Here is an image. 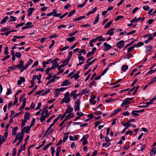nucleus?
<instances>
[{
    "mask_svg": "<svg viewBox=\"0 0 156 156\" xmlns=\"http://www.w3.org/2000/svg\"><path fill=\"white\" fill-rule=\"evenodd\" d=\"M70 94L69 92H67L65 94L64 98L62 99L61 104H62L65 102V103L69 102L70 101V98L69 97Z\"/></svg>",
    "mask_w": 156,
    "mask_h": 156,
    "instance_id": "f257e3e1",
    "label": "nucleus"
},
{
    "mask_svg": "<svg viewBox=\"0 0 156 156\" xmlns=\"http://www.w3.org/2000/svg\"><path fill=\"white\" fill-rule=\"evenodd\" d=\"M80 99L78 100L75 101V105L74 107V110L76 111L77 110H80Z\"/></svg>",
    "mask_w": 156,
    "mask_h": 156,
    "instance_id": "f03ea898",
    "label": "nucleus"
},
{
    "mask_svg": "<svg viewBox=\"0 0 156 156\" xmlns=\"http://www.w3.org/2000/svg\"><path fill=\"white\" fill-rule=\"evenodd\" d=\"M103 45L105 47L103 49L105 51H107L112 48L111 46L106 42L104 43Z\"/></svg>",
    "mask_w": 156,
    "mask_h": 156,
    "instance_id": "7ed1b4c3",
    "label": "nucleus"
},
{
    "mask_svg": "<svg viewBox=\"0 0 156 156\" xmlns=\"http://www.w3.org/2000/svg\"><path fill=\"white\" fill-rule=\"evenodd\" d=\"M102 38L103 37L101 36L97 37L95 39H92L91 42H95L97 40H98L99 41H105V38Z\"/></svg>",
    "mask_w": 156,
    "mask_h": 156,
    "instance_id": "20e7f679",
    "label": "nucleus"
},
{
    "mask_svg": "<svg viewBox=\"0 0 156 156\" xmlns=\"http://www.w3.org/2000/svg\"><path fill=\"white\" fill-rule=\"evenodd\" d=\"M115 30V28H112L107 31V32L105 34H109L110 36L113 35L114 34V30Z\"/></svg>",
    "mask_w": 156,
    "mask_h": 156,
    "instance_id": "39448f33",
    "label": "nucleus"
},
{
    "mask_svg": "<svg viewBox=\"0 0 156 156\" xmlns=\"http://www.w3.org/2000/svg\"><path fill=\"white\" fill-rule=\"evenodd\" d=\"M23 62L21 60L19 62V64L17 65L18 68L20 70V71L21 72V70L23 69Z\"/></svg>",
    "mask_w": 156,
    "mask_h": 156,
    "instance_id": "423d86ee",
    "label": "nucleus"
},
{
    "mask_svg": "<svg viewBox=\"0 0 156 156\" xmlns=\"http://www.w3.org/2000/svg\"><path fill=\"white\" fill-rule=\"evenodd\" d=\"M124 41L123 40L119 41L116 44V45L117 46V47L119 48H121V47L124 45Z\"/></svg>",
    "mask_w": 156,
    "mask_h": 156,
    "instance_id": "0eeeda50",
    "label": "nucleus"
},
{
    "mask_svg": "<svg viewBox=\"0 0 156 156\" xmlns=\"http://www.w3.org/2000/svg\"><path fill=\"white\" fill-rule=\"evenodd\" d=\"M20 80L17 81V85H20L22 84L23 82H24L25 81V79L23 77H20Z\"/></svg>",
    "mask_w": 156,
    "mask_h": 156,
    "instance_id": "6e6552de",
    "label": "nucleus"
},
{
    "mask_svg": "<svg viewBox=\"0 0 156 156\" xmlns=\"http://www.w3.org/2000/svg\"><path fill=\"white\" fill-rule=\"evenodd\" d=\"M71 84L70 81L68 80H66L64 81L61 84V86H66L69 85Z\"/></svg>",
    "mask_w": 156,
    "mask_h": 156,
    "instance_id": "1a4fd4ad",
    "label": "nucleus"
},
{
    "mask_svg": "<svg viewBox=\"0 0 156 156\" xmlns=\"http://www.w3.org/2000/svg\"><path fill=\"white\" fill-rule=\"evenodd\" d=\"M155 100H156V96L154 98H153L152 99H151L150 100V102H147L145 103L146 105H145L146 107H148L150 105L152 104L153 103V101Z\"/></svg>",
    "mask_w": 156,
    "mask_h": 156,
    "instance_id": "9d476101",
    "label": "nucleus"
},
{
    "mask_svg": "<svg viewBox=\"0 0 156 156\" xmlns=\"http://www.w3.org/2000/svg\"><path fill=\"white\" fill-rule=\"evenodd\" d=\"M35 9V8H29L27 10V12H28L27 14V16H30L32 15L33 11Z\"/></svg>",
    "mask_w": 156,
    "mask_h": 156,
    "instance_id": "9b49d317",
    "label": "nucleus"
},
{
    "mask_svg": "<svg viewBox=\"0 0 156 156\" xmlns=\"http://www.w3.org/2000/svg\"><path fill=\"white\" fill-rule=\"evenodd\" d=\"M30 127L28 126L24 127L22 129L25 131L27 133H29V131L30 129Z\"/></svg>",
    "mask_w": 156,
    "mask_h": 156,
    "instance_id": "f8f14e48",
    "label": "nucleus"
},
{
    "mask_svg": "<svg viewBox=\"0 0 156 156\" xmlns=\"http://www.w3.org/2000/svg\"><path fill=\"white\" fill-rule=\"evenodd\" d=\"M30 114L28 112H26L25 113V114L24 115V119H26V120H29L30 119Z\"/></svg>",
    "mask_w": 156,
    "mask_h": 156,
    "instance_id": "ddd939ff",
    "label": "nucleus"
},
{
    "mask_svg": "<svg viewBox=\"0 0 156 156\" xmlns=\"http://www.w3.org/2000/svg\"><path fill=\"white\" fill-rule=\"evenodd\" d=\"M152 46L150 45H149L146 47V49L145 51L146 53L150 51L151 49L152 48Z\"/></svg>",
    "mask_w": 156,
    "mask_h": 156,
    "instance_id": "4468645a",
    "label": "nucleus"
},
{
    "mask_svg": "<svg viewBox=\"0 0 156 156\" xmlns=\"http://www.w3.org/2000/svg\"><path fill=\"white\" fill-rule=\"evenodd\" d=\"M141 19V17H139L137 18L136 17H135L134 18L131 20V23H136L138 21L140 20Z\"/></svg>",
    "mask_w": 156,
    "mask_h": 156,
    "instance_id": "2eb2a0df",
    "label": "nucleus"
},
{
    "mask_svg": "<svg viewBox=\"0 0 156 156\" xmlns=\"http://www.w3.org/2000/svg\"><path fill=\"white\" fill-rule=\"evenodd\" d=\"M73 110V108L71 107H70L66 109V111L65 112V113H72L71 112Z\"/></svg>",
    "mask_w": 156,
    "mask_h": 156,
    "instance_id": "dca6fc26",
    "label": "nucleus"
},
{
    "mask_svg": "<svg viewBox=\"0 0 156 156\" xmlns=\"http://www.w3.org/2000/svg\"><path fill=\"white\" fill-rule=\"evenodd\" d=\"M99 14H98L97 15L96 17V18H95V20L94 21V22L93 23V24L94 25H95V24H96V23H97L98 22L99 20Z\"/></svg>",
    "mask_w": 156,
    "mask_h": 156,
    "instance_id": "f3484780",
    "label": "nucleus"
},
{
    "mask_svg": "<svg viewBox=\"0 0 156 156\" xmlns=\"http://www.w3.org/2000/svg\"><path fill=\"white\" fill-rule=\"evenodd\" d=\"M57 77V76H54L53 78L48 81V83L46 84V85H48L51 82H54Z\"/></svg>",
    "mask_w": 156,
    "mask_h": 156,
    "instance_id": "a211bd4d",
    "label": "nucleus"
},
{
    "mask_svg": "<svg viewBox=\"0 0 156 156\" xmlns=\"http://www.w3.org/2000/svg\"><path fill=\"white\" fill-rule=\"evenodd\" d=\"M79 72H78V73H76L74 75L72 76H71V79H72L73 78H74L75 80H77V79L78 78L80 77V76L79 75Z\"/></svg>",
    "mask_w": 156,
    "mask_h": 156,
    "instance_id": "6ab92c4d",
    "label": "nucleus"
},
{
    "mask_svg": "<svg viewBox=\"0 0 156 156\" xmlns=\"http://www.w3.org/2000/svg\"><path fill=\"white\" fill-rule=\"evenodd\" d=\"M70 59L69 58H68V57L66 59H65L63 62H61V63H64V65H65V66H66V65H67L69 63V61L70 60Z\"/></svg>",
    "mask_w": 156,
    "mask_h": 156,
    "instance_id": "aec40b11",
    "label": "nucleus"
},
{
    "mask_svg": "<svg viewBox=\"0 0 156 156\" xmlns=\"http://www.w3.org/2000/svg\"><path fill=\"white\" fill-rule=\"evenodd\" d=\"M156 154V148L153 147L152 150L150 152V155L152 156Z\"/></svg>",
    "mask_w": 156,
    "mask_h": 156,
    "instance_id": "412c9836",
    "label": "nucleus"
},
{
    "mask_svg": "<svg viewBox=\"0 0 156 156\" xmlns=\"http://www.w3.org/2000/svg\"><path fill=\"white\" fill-rule=\"evenodd\" d=\"M112 22L113 21L112 20L107 23L105 26H104V28L105 29H106L109 27L112 23Z\"/></svg>",
    "mask_w": 156,
    "mask_h": 156,
    "instance_id": "4be33fe9",
    "label": "nucleus"
},
{
    "mask_svg": "<svg viewBox=\"0 0 156 156\" xmlns=\"http://www.w3.org/2000/svg\"><path fill=\"white\" fill-rule=\"evenodd\" d=\"M75 39V37H72L69 38H68L66 39V41L71 42L74 41Z\"/></svg>",
    "mask_w": 156,
    "mask_h": 156,
    "instance_id": "5701e85b",
    "label": "nucleus"
},
{
    "mask_svg": "<svg viewBox=\"0 0 156 156\" xmlns=\"http://www.w3.org/2000/svg\"><path fill=\"white\" fill-rule=\"evenodd\" d=\"M9 19V17L8 16H6L5 18L3 19L0 23V24H3L5 23L7 21V20Z\"/></svg>",
    "mask_w": 156,
    "mask_h": 156,
    "instance_id": "b1692460",
    "label": "nucleus"
},
{
    "mask_svg": "<svg viewBox=\"0 0 156 156\" xmlns=\"http://www.w3.org/2000/svg\"><path fill=\"white\" fill-rule=\"evenodd\" d=\"M73 116L74 115H72V113H69L66 117L65 118L67 120L72 118Z\"/></svg>",
    "mask_w": 156,
    "mask_h": 156,
    "instance_id": "393cba45",
    "label": "nucleus"
},
{
    "mask_svg": "<svg viewBox=\"0 0 156 156\" xmlns=\"http://www.w3.org/2000/svg\"><path fill=\"white\" fill-rule=\"evenodd\" d=\"M59 60V59L58 58H57L55 59L50 62V63H53L57 65H58L57 63V61Z\"/></svg>",
    "mask_w": 156,
    "mask_h": 156,
    "instance_id": "a878e982",
    "label": "nucleus"
},
{
    "mask_svg": "<svg viewBox=\"0 0 156 156\" xmlns=\"http://www.w3.org/2000/svg\"><path fill=\"white\" fill-rule=\"evenodd\" d=\"M89 137V135L88 134H86L83 136V137L81 140V141L87 140V139Z\"/></svg>",
    "mask_w": 156,
    "mask_h": 156,
    "instance_id": "bb28decb",
    "label": "nucleus"
},
{
    "mask_svg": "<svg viewBox=\"0 0 156 156\" xmlns=\"http://www.w3.org/2000/svg\"><path fill=\"white\" fill-rule=\"evenodd\" d=\"M60 92V91L59 88L56 89L55 90L54 93L56 94V97L58 96Z\"/></svg>",
    "mask_w": 156,
    "mask_h": 156,
    "instance_id": "cd10ccee",
    "label": "nucleus"
},
{
    "mask_svg": "<svg viewBox=\"0 0 156 156\" xmlns=\"http://www.w3.org/2000/svg\"><path fill=\"white\" fill-rule=\"evenodd\" d=\"M81 54H80L78 55V58L80 61H84L85 60L83 58V57L81 56Z\"/></svg>",
    "mask_w": 156,
    "mask_h": 156,
    "instance_id": "c85d7f7f",
    "label": "nucleus"
},
{
    "mask_svg": "<svg viewBox=\"0 0 156 156\" xmlns=\"http://www.w3.org/2000/svg\"><path fill=\"white\" fill-rule=\"evenodd\" d=\"M145 146L146 145L145 144H144V145H142H142L140 146V148H138V151H143V150L145 149Z\"/></svg>",
    "mask_w": 156,
    "mask_h": 156,
    "instance_id": "c756f323",
    "label": "nucleus"
},
{
    "mask_svg": "<svg viewBox=\"0 0 156 156\" xmlns=\"http://www.w3.org/2000/svg\"><path fill=\"white\" fill-rule=\"evenodd\" d=\"M138 113L137 110H134L132 112V114L134 116H137L139 115Z\"/></svg>",
    "mask_w": 156,
    "mask_h": 156,
    "instance_id": "7c9ffc66",
    "label": "nucleus"
},
{
    "mask_svg": "<svg viewBox=\"0 0 156 156\" xmlns=\"http://www.w3.org/2000/svg\"><path fill=\"white\" fill-rule=\"evenodd\" d=\"M111 145V143L110 142H107L105 143H103L102 144V146L103 147H105V146L107 147H109Z\"/></svg>",
    "mask_w": 156,
    "mask_h": 156,
    "instance_id": "2f4dec72",
    "label": "nucleus"
},
{
    "mask_svg": "<svg viewBox=\"0 0 156 156\" xmlns=\"http://www.w3.org/2000/svg\"><path fill=\"white\" fill-rule=\"evenodd\" d=\"M42 76L41 74H39L38 76H37V79L38 80V82L39 84L41 82V79Z\"/></svg>",
    "mask_w": 156,
    "mask_h": 156,
    "instance_id": "473e14b6",
    "label": "nucleus"
},
{
    "mask_svg": "<svg viewBox=\"0 0 156 156\" xmlns=\"http://www.w3.org/2000/svg\"><path fill=\"white\" fill-rule=\"evenodd\" d=\"M85 17V16H80L79 17H77V18L75 19L73 21H77V20H80L83 19Z\"/></svg>",
    "mask_w": 156,
    "mask_h": 156,
    "instance_id": "72a5a7b5",
    "label": "nucleus"
},
{
    "mask_svg": "<svg viewBox=\"0 0 156 156\" xmlns=\"http://www.w3.org/2000/svg\"><path fill=\"white\" fill-rule=\"evenodd\" d=\"M89 91V90L87 88H85L82 90V93L84 94H86L88 93Z\"/></svg>",
    "mask_w": 156,
    "mask_h": 156,
    "instance_id": "f704fd0d",
    "label": "nucleus"
},
{
    "mask_svg": "<svg viewBox=\"0 0 156 156\" xmlns=\"http://www.w3.org/2000/svg\"><path fill=\"white\" fill-rule=\"evenodd\" d=\"M76 10H73L70 12L68 15V16L70 17L73 15V14L76 12Z\"/></svg>",
    "mask_w": 156,
    "mask_h": 156,
    "instance_id": "c9c22d12",
    "label": "nucleus"
},
{
    "mask_svg": "<svg viewBox=\"0 0 156 156\" xmlns=\"http://www.w3.org/2000/svg\"><path fill=\"white\" fill-rule=\"evenodd\" d=\"M144 43L142 42H139L137 44L135 45L136 47H139L142 46L144 44Z\"/></svg>",
    "mask_w": 156,
    "mask_h": 156,
    "instance_id": "e433bc0d",
    "label": "nucleus"
},
{
    "mask_svg": "<svg viewBox=\"0 0 156 156\" xmlns=\"http://www.w3.org/2000/svg\"><path fill=\"white\" fill-rule=\"evenodd\" d=\"M46 118L45 115V116L41 115L40 119L41 122H44Z\"/></svg>",
    "mask_w": 156,
    "mask_h": 156,
    "instance_id": "4c0bfd02",
    "label": "nucleus"
},
{
    "mask_svg": "<svg viewBox=\"0 0 156 156\" xmlns=\"http://www.w3.org/2000/svg\"><path fill=\"white\" fill-rule=\"evenodd\" d=\"M115 101H116V99H113L112 98H110L109 99L106 100L105 102L107 103H108L110 102H114Z\"/></svg>",
    "mask_w": 156,
    "mask_h": 156,
    "instance_id": "58836bf2",
    "label": "nucleus"
},
{
    "mask_svg": "<svg viewBox=\"0 0 156 156\" xmlns=\"http://www.w3.org/2000/svg\"><path fill=\"white\" fill-rule=\"evenodd\" d=\"M10 19H11V20H10L9 21V22L15 21L16 19V17L13 16H10Z\"/></svg>",
    "mask_w": 156,
    "mask_h": 156,
    "instance_id": "ea45409f",
    "label": "nucleus"
},
{
    "mask_svg": "<svg viewBox=\"0 0 156 156\" xmlns=\"http://www.w3.org/2000/svg\"><path fill=\"white\" fill-rule=\"evenodd\" d=\"M15 56L19 58H20L22 56L21 54L19 52H16L15 53Z\"/></svg>",
    "mask_w": 156,
    "mask_h": 156,
    "instance_id": "a19ab883",
    "label": "nucleus"
},
{
    "mask_svg": "<svg viewBox=\"0 0 156 156\" xmlns=\"http://www.w3.org/2000/svg\"><path fill=\"white\" fill-rule=\"evenodd\" d=\"M135 47V46L134 45V46H131L129 48L127 49V52L129 53V52H131Z\"/></svg>",
    "mask_w": 156,
    "mask_h": 156,
    "instance_id": "79ce46f5",
    "label": "nucleus"
},
{
    "mask_svg": "<svg viewBox=\"0 0 156 156\" xmlns=\"http://www.w3.org/2000/svg\"><path fill=\"white\" fill-rule=\"evenodd\" d=\"M52 66L51 68V69H54L59 66V65H57L53 63H52Z\"/></svg>",
    "mask_w": 156,
    "mask_h": 156,
    "instance_id": "37998d69",
    "label": "nucleus"
},
{
    "mask_svg": "<svg viewBox=\"0 0 156 156\" xmlns=\"http://www.w3.org/2000/svg\"><path fill=\"white\" fill-rule=\"evenodd\" d=\"M122 70L124 72H125L127 70V65H123L122 67Z\"/></svg>",
    "mask_w": 156,
    "mask_h": 156,
    "instance_id": "c03bdc74",
    "label": "nucleus"
},
{
    "mask_svg": "<svg viewBox=\"0 0 156 156\" xmlns=\"http://www.w3.org/2000/svg\"><path fill=\"white\" fill-rule=\"evenodd\" d=\"M127 105V98H126L122 102V104L121 105V106L123 107L125 105Z\"/></svg>",
    "mask_w": 156,
    "mask_h": 156,
    "instance_id": "a18cd8bd",
    "label": "nucleus"
},
{
    "mask_svg": "<svg viewBox=\"0 0 156 156\" xmlns=\"http://www.w3.org/2000/svg\"><path fill=\"white\" fill-rule=\"evenodd\" d=\"M50 92V90L49 89H46L45 90V91L44 93H43L42 94V95H46L48 93H49Z\"/></svg>",
    "mask_w": 156,
    "mask_h": 156,
    "instance_id": "49530a36",
    "label": "nucleus"
},
{
    "mask_svg": "<svg viewBox=\"0 0 156 156\" xmlns=\"http://www.w3.org/2000/svg\"><path fill=\"white\" fill-rule=\"evenodd\" d=\"M41 102H39L38 104V105L36 108H35V110H37L40 108L41 106Z\"/></svg>",
    "mask_w": 156,
    "mask_h": 156,
    "instance_id": "de8ad7c7",
    "label": "nucleus"
},
{
    "mask_svg": "<svg viewBox=\"0 0 156 156\" xmlns=\"http://www.w3.org/2000/svg\"><path fill=\"white\" fill-rule=\"evenodd\" d=\"M143 9L146 11H148L150 10V7L148 6L145 5L143 7Z\"/></svg>",
    "mask_w": 156,
    "mask_h": 156,
    "instance_id": "09e8293b",
    "label": "nucleus"
},
{
    "mask_svg": "<svg viewBox=\"0 0 156 156\" xmlns=\"http://www.w3.org/2000/svg\"><path fill=\"white\" fill-rule=\"evenodd\" d=\"M124 18L123 16H122L120 15L118 16L115 19V21H117L120 20L122 18Z\"/></svg>",
    "mask_w": 156,
    "mask_h": 156,
    "instance_id": "8fccbe9b",
    "label": "nucleus"
},
{
    "mask_svg": "<svg viewBox=\"0 0 156 156\" xmlns=\"http://www.w3.org/2000/svg\"><path fill=\"white\" fill-rule=\"evenodd\" d=\"M77 92V90H74L72 91L70 95L71 97H73V96L75 95L76 94V92Z\"/></svg>",
    "mask_w": 156,
    "mask_h": 156,
    "instance_id": "3c124183",
    "label": "nucleus"
},
{
    "mask_svg": "<svg viewBox=\"0 0 156 156\" xmlns=\"http://www.w3.org/2000/svg\"><path fill=\"white\" fill-rule=\"evenodd\" d=\"M35 120H36L34 118H33L32 119V120L30 123L31 124L30 125V128H31L32 127V126L34 124V123L35 122Z\"/></svg>",
    "mask_w": 156,
    "mask_h": 156,
    "instance_id": "603ef678",
    "label": "nucleus"
},
{
    "mask_svg": "<svg viewBox=\"0 0 156 156\" xmlns=\"http://www.w3.org/2000/svg\"><path fill=\"white\" fill-rule=\"evenodd\" d=\"M97 9V7H95L91 11H90L89 12L91 14L94 13L96 11Z\"/></svg>",
    "mask_w": 156,
    "mask_h": 156,
    "instance_id": "864d4df0",
    "label": "nucleus"
},
{
    "mask_svg": "<svg viewBox=\"0 0 156 156\" xmlns=\"http://www.w3.org/2000/svg\"><path fill=\"white\" fill-rule=\"evenodd\" d=\"M94 54V53L92 51H91L87 54L86 55V57H89L91 55H93Z\"/></svg>",
    "mask_w": 156,
    "mask_h": 156,
    "instance_id": "5fc2aeb1",
    "label": "nucleus"
},
{
    "mask_svg": "<svg viewBox=\"0 0 156 156\" xmlns=\"http://www.w3.org/2000/svg\"><path fill=\"white\" fill-rule=\"evenodd\" d=\"M29 66V65L27 63L24 67L23 66V69H21L22 70H21V72H22L23 70L26 69Z\"/></svg>",
    "mask_w": 156,
    "mask_h": 156,
    "instance_id": "6e6d98bb",
    "label": "nucleus"
},
{
    "mask_svg": "<svg viewBox=\"0 0 156 156\" xmlns=\"http://www.w3.org/2000/svg\"><path fill=\"white\" fill-rule=\"evenodd\" d=\"M25 24V23H19L16 25V28H18L20 27H21L23 26Z\"/></svg>",
    "mask_w": 156,
    "mask_h": 156,
    "instance_id": "4d7b16f0",
    "label": "nucleus"
},
{
    "mask_svg": "<svg viewBox=\"0 0 156 156\" xmlns=\"http://www.w3.org/2000/svg\"><path fill=\"white\" fill-rule=\"evenodd\" d=\"M22 121L23 122H22V125L21 126V127L22 128L23 127V126L25 125V122H27L26 119H22Z\"/></svg>",
    "mask_w": 156,
    "mask_h": 156,
    "instance_id": "13d9d810",
    "label": "nucleus"
},
{
    "mask_svg": "<svg viewBox=\"0 0 156 156\" xmlns=\"http://www.w3.org/2000/svg\"><path fill=\"white\" fill-rule=\"evenodd\" d=\"M51 68H50V67H49V68H47L45 70V73L46 74H48L49 72L51 71Z\"/></svg>",
    "mask_w": 156,
    "mask_h": 156,
    "instance_id": "bf43d9fd",
    "label": "nucleus"
},
{
    "mask_svg": "<svg viewBox=\"0 0 156 156\" xmlns=\"http://www.w3.org/2000/svg\"><path fill=\"white\" fill-rule=\"evenodd\" d=\"M108 68L107 67L106 69H105L104 71H103L101 74V76L104 75L107 72V71L108 70Z\"/></svg>",
    "mask_w": 156,
    "mask_h": 156,
    "instance_id": "052dcab7",
    "label": "nucleus"
},
{
    "mask_svg": "<svg viewBox=\"0 0 156 156\" xmlns=\"http://www.w3.org/2000/svg\"><path fill=\"white\" fill-rule=\"evenodd\" d=\"M52 143H50L49 144H47L45 146V147L44 148V150L45 151L46 150L47 148L48 147L52 145Z\"/></svg>",
    "mask_w": 156,
    "mask_h": 156,
    "instance_id": "680f3d73",
    "label": "nucleus"
},
{
    "mask_svg": "<svg viewBox=\"0 0 156 156\" xmlns=\"http://www.w3.org/2000/svg\"><path fill=\"white\" fill-rule=\"evenodd\" d=\"M78 32L77 30H76L75 32L72 33L71 34H69V36H72L74 35H75L76 33H77Z\"/></svg>",
    "mask_w": 156,
    "mask_h": 156,
    "instance_id": "e2e57ef3",
    "label": "nucleus"
},
{
    "mask_svg": "<svg viewBox=\"0 0 156 156\" xmlns=\"http://www.w3.org/2000/svg\"><path fill=\"white\" fill-rule=\"evenodd\" d=\"M76 115L77 116H79L81 117V116H82L83 115H84V114L82 113L81 112H78L76 113Z\"/></svg>",
    "mask_w": 156,
    "mask_h": 156,
    "instance_id": "0e129e2a",
    "label": "nucleus"
},
{
    "mask_svg": "<svg viewBox=\"0 0 156 156\" xmlns=\"http://www.w3.org/2000/svg\"><path fill=\"white\" fill-rule=\"evenodd\" d=\"M69 48V46H65L63 48H60V50L61 51H63Z\"/></svg>",
    "mask_w": 156,
    "mask_h": 156,
    "instance_id": "69168bd1",
    "label": "nucleus"
},
{
    "mask_svg": "<svg viewBox=\"0 0 156 156\" xmlns=\"http://www.w3.org/2000/svg\"><path fill=\"white\" fill-rule=\"evenodd\" d=\"M121 108H118L117 109H116L114 110V112L115 114H116L118 112H120L121 110Z\"/></svg>",
    "mask_w": 156,
    "mask_h": 156,
    "instance_id": "338daca9",
    "label": "nucleus"
},
{
    "mask_svg": "<svg viewBox=\"0 0 156 156\" xmlns=\"http://www.w3.org/2000/svg\"><path fill=\"white\" fill-rule=\"evenodd\" d=\"M83 53V55H85L86 53V50L85 49H82L79 52V53Z\"/></svg>",
    "mask_w": 156,
    "mask_h": 156,
    "instance_id": "774afa93",
    "label": "nucleus"
}]
</instances>
